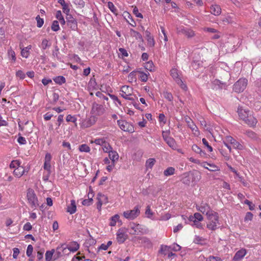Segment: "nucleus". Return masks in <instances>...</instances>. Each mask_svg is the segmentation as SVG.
<instances>
[{
  "mask_svg": "<svg viewBox=\"0 0 261 261\" xmlns=\"http://www.w3.org/2000/svg\"><path fill=\"white\" fill-rule=\"evenodd\" d=\"M26 198L29 205L33 210H36L40 206L41 198H39L34 190L29 188L27 191Z\"/></svg>",
  "mask_w": 261,
  "mask_h": 261,
  "instance_id": "f257e3e1",
  "label": "nucleus"
},
{
  "mask_svg": "<svg viewBox=\"0 0 261 261\" xmlns=\"http://www.w3.org/2000/svg\"><path fill=\"white\" fill-rule=\"evenodd\" d=\"M170 130L163 131L162 137L164 140L168 144V145L173 150H177L178 152H181V149L178 148V145L175 140L170 136Z\"/></svg>",
  "mask_w": 261,
  "mask_h": 261,
  "instance_id": "f03ea898",
  "label": "nucleus"
},
{
  "mask_svg": "<svg viewBox=\"0 0 261 261\" xmlns=\"http://www.w3.org/2000/svg\"><path fill=\"white\" fill-rule=\"evenodd\" d=\"M130 229V233L133 235H139L147 233V229L144 226L139 224L130 223L129 225Z\"/></svg>",
  "mask_w": 261,
  "mask_h": 261,
  "instance_id": "7ed1b4c3",
  "label": "nucleus"
},
{
  "mask_svg": "<svg viewBox=\"0 0 261 261\" xmlns=\"http://www.w3.org/2000/svg\"><path fill=\"white\" fill-rule=\"evenodd\" d=\"M208 222L207 223V228L211 230H215L219 227V217L218 214L215 212L213 214V216L208 217Z\"/></svg>",
  "mask_w": 261,
  "mask_h": 261,
  "instance_id": "20e7f679",
  "label": "nucleus"
},
{
  "mask_svg": "<svg viewBox=\"0 0 261 261\" xmlns=\"http://www.w3.org/2000/svg\"><path fill=\"white\" fill-rule=\"evenodd\" d=\"M170 75L181 89L186 90L187 87L180 77V72L176 68H172L170 70Z\"/></svg>",
  "mask_w": 261,
  "mask_h": 261,
  "instance_id": "39448f33",
  "label": "nucleus"
},
{
  "mask_svg": "<svg viewBox=\"0 0 261 261\" xmlns=\"http://www.w3.org/2000/svg\"><path fill=\"white\" fill-rule=\"evenodd\" d=\"M248 81L246 79H240L233 85V90L237 93L243 92L247 85Z\"/></svg>",
  "mask_w": 261,
  "mask_h": 261,
  "instance_id": "423d86ee",
  "label": "nucleus"
},
{
  "mask_svg": "<svg viewBox=\"0 0 261 261\" xmlns=\"http://www.w3.org/2000/svg\"><path fill=\"white\" fill-rule=\"evenodd\" d=\"M140 209L138 206H136L134 209L123 212V216L127 219L133 220L140 214Z\"/></svg>",
  "mask_w": 261,
  "mask_h": 261,
  "instance_id": "0eeeda50",
  "label": "nucleus"
},
{
  "mask_svg": "<svg viewBox=\"0 0 261 261\" xmlns=\"http://www.w3.org/2000/svg\"><path fill=\"white\" fill-rule=\"evenodd\" d=\"M196 209L201 212L202 213L205 214L207 217L213 216V214L215 213L210 207V206L206 203H203L200 205H196Z\"/></svg>",
  "mask_w": 261,
  "mask_h": 261,
  "instance_id": "6e6552de",
  "label": "nucleus"
},
{
  "mask_svg": "<svg viewBox=\"0 0 261 261\" xmlns=\"http://www.w3.org/2000/svg\"><path fill=\"white\" fill-rule=\"evenodd\" d=\"M224 141L225 143H229L232 146V147L234 149L241 150L243 147L239 142L230 136H227L224 138Z\"/></svg>",
  "mask_w": 261,
  "mask_h": 261,
  "instance_id": "1a4fd4ad",
  "label": "nucleus"
},
{
  "mask_svg": "<svg viewBox=\"0 0 261 261\" xmlns=\"http://www.w3.org/2000/svg\"><path fill=\"white\" fill-rule=\"evenodd\" d=\"M67 246L66 244H62L60 246H58L55 251V254L54 255V260L57 259L62 255V253L68 254L67 253Z\"/></svg>",
  "mask_w": 261,
  "mask_h": 261,
  "instance_id": "9d476101",
  "label": "nucleus"
},
{
  "mask_svg": "<svg viewBox=\"0 0 261 261\" xmlns=\"http://www.w3.org/2000/svg\"><path fill=\"white\" fill-rule=\"evenodd\" d=\"M117 123L120 128L123 131L127 132L129 133L134 132V127L127 122L124 120H119L117 121Z\"/></svg>",
  "mask_w": 261,
  "mask_h": 261,
  "instance_id": "9b49d317",
  "label": "nucleus"
},
{
  "mask_svg": "<svg viewBox=\"0 0 261 261\" xmlns=\"http://www.w3.org/2000/svg\"><path fill=\"white\" fill-rule=\"evenodd\" d=\"M97 199L98 200L97 208L100 211L102 205L108 202V199L107 196L99 193L97 195Z\"/></svg>",
  "mask_w": 261,
  "mask_h": 261,
  "instance_id": "f8f14e48",
  "label": "nucleus"
},
{
  "mask_svg": "<svg viewBox=\"0 0 261 261\" xmlns=\"http://www.w3.org/2000/svg\"><path fill=\"white\" fill-rule=\"evenodd\" d=\"M127 238V234L122 228L118 230L116 233V239L119 244H122L125 242Z\"/></svg>",
  "mask_w": 261,
  "mask_h": 261,
  "instance_id": "ddd939ff",
  "label": "nucleus"
},
{
  "mask_svg": "<svg viewBox=\"0 0 261 261\" xmlns=\"http://www.w3.org/2000/svg\"><path fill=\"white\" fill-rule=\"evenodd\" d=\"M92 111L95 115L100 116L105 112V109L102 105L95 103L93 105Z\"/></svg>",
  "mask_w": 261,
  "mask_h": 261,
  "instance_id": "4468645a",
  "label": "nucleus"
},
{
  "mask_svg": "<svg viewBox=\"0 0 261 261\" xmlns=\"http://www.w3.org/2000/svg\"><path fill=\"white\" fill-rule=\"evenodd\" d=\"M178 33L184 34L188 38H192L195 35L194 32L189 28H181L178 30Z\"/></svg>",
  "mask_w": 261,
  "mask_h": 261,
  "instance_id": "2eb2a0df",
  "label": "nucleus"
},
{
  "mask_svg": "<svg viewBox=\"0 0 261 261\" xmlns=\"http://www.w3.org/2000/svg\"><path fill=\"white\" fill-rule=\"evenodd\" d=\"M95 122V118L91 116L83 120L82 122V126L84 128L89 127L93 125Z\"/></svg>",
  "mask_w": 261,
  "mask_h": 261,
  "instance_id": "dca6fc26",
  "label": "nucleus"
},
{
  "mask_svg": "<svg viewBox=\"0 0 261 261\" xmlns=\"http://www.w3.org/2000/svg\"><path fill=\"white\" fill-rule=\"evenodd\" d=\"M67 25L72 30L77 29V21L75 18L71 16H69L67 19Z\"/></svg>",
  "mask_w": 261,
  "mask_h": 261,
  "instance_id": "f3484780",
  "label": "nucleus"
},
{
  "mask_svg": "<svg viewBox=\"0 0 261 261\" xmlns=\"http://www.w3.org/2000/svg\"><path fill=\"white\" fill-rule=\"evenodd\" d=\"M247 251L245 249H241L238 251L233 257V261L241 260L246 254Z\"/></svg>",
  "mask_w": 261,
  "mask_h": 261,
  "instance_id": "a211bd4d",
  "label": "nucleus"
},
{
  "mask_svg": "<svg viewBox=\"0 0 261 261\" xmlns=\"http://www.w3.org/2000/svg\"><path fill=\"white\" fill-rule=\"evenodd\" d=\"M244 121L251 127L255 126L257 122L256 119L251 115V112Z\"/></svg>",
  "mask_w": 261,
  "mask_h": 261,
  "instance_id": "6ab92c4d",
  "label": "nucleus"
},
{
  "mask_svg": "<svg viewBox=\"0 0 261 261\" xmlns=\"http://www.w3.org/2000/svg\"><path fill=\"white\" fill-rule=\"evenodd\" d=\"M213 85V88H217V86L219 88H226L227 87V84L224 82H222L219 80L215 79L212 82Z\"/></svg>",
  "mask_w": 261,
  "mask_h": 261,
  "instance_id": "aec40b11",
  "label": "nucleus"
},
{
  "mask_svg": "<svg viewBox=\"0 0 261 261\" xmlns=\"http://www.w3.org/2000/svg\"><path fill=\"white\" fill-rule=\"evenodd\" d=\"M238 112L240 118L243 121H244L250 113L249 110L242 108H239Z\"/></svg>",
  "mask_w": 261,
  "mask_h": 261,
  "instance_id": "412c9836",
  "label": "nucleus"
},
{
  "mask_svg": "<svg viewBox=\"0 0 261 261\" xmlns=\"http://www.w3.org/2000/svg\"><path fill=\"white\" fill-rule=\"evenodd\" d=\"M145 37L147 39L148 45L150 47H153L155 44L154 38L148 31H145Z\"/></svg>",
  "mask_w": 261,
  "mask_h": 261,
  "instance_id": "4be33fe9",
  "label": "nucleus"
},
{
  "mask_svg": "<svg viewBox=\"0 0 261 261\" xmlns=\"http://www.w3.org/2000/svg\"><path fill=\"white\" fill-rule=\"evenodd\" d=\"M186 122L188 124V126L192 132H197L199 134V131L197 126L194 123L192 120L190 118H186Z\"/></svg>",
  "mask_w": 261,
  "mask_h": 261,
  "instance_id": "5701e85b",
  "label": "nucleus"
},
{
  "mask_svg": "<svg viewBox=\"0 0 261 261\" xmlns=\"http://www.w3.org/2000/svg\"><path fill=\"white\" fill-rule=\"evenodd\" d=\"M67 249L69 252H75L79 249V245L77 242H73L71 244L67 245Z\"/></svg>",
  "mask_w": 261,
  "mask_h": 261,
  "instance_id": "b1692460",
  "label": "nucleus"
},
{
  "mask_svg": "<svg viewBox=\"0 0 261 261\" xmlns=\"http://www.w3.org/2000/svg\"><path fill=\"white\" fill-rule=\"evenodd\" d=\"M155 163L156 160L154 158H149L147 159L145 162L146 170H151Z\"/></svg>",
  "mask_w": 261,
  "mask_h": 261,
  "instance_id": "393cba45",
  "label": "nucleus"
},
{
  "mask_svg": "<svg viewBox=\"0 0 261 261\" xmlns=\"http://www.w3.org/2000/svg\"><path fill=\"white\" fill-rule=\"evenodd\" d=\"M211 12L214 15H219L221 13V9L218 5H213L211 7Z\"/></svg>",
  "mask_w": 261,
  "mask_h": 261,
  "instance_id": "a878e982",
  "label": "nucleus"
},
{
  "mask_svg": "<svg viewBox=\"0 0 261 261\" xmlns=\"http://www.w3.org/2000/svg\"><path fill=\"white\" fill-rule=\"evenodd\" d=\"M24 169L23 167L18 166L13 171L16 177L19 178L24 173Z\"/></svg>",
  "mask_w": 261,
  "mask_h": 261,
  "instance_id": "bb28decb",
  "label": "nucleus"
},
{
  "mask_svg": "<svg viewBox=\"0 0 261 261\" xmlns=\"http://www.w3.org/2000/svg\"><path fill=\"white\" fill-rule=\"evenodd\" d=\"M76 206L75 200H71L70 205L68 206L67 211L70 214H73L76 212Z\"/></svg>",
  "mask_w": 261,
  "mask_h": 261,
  "instance_id": "cd10ccee",
  "label": "nucleus"
},
{
  "mask_svg": "<svg viewBox=\"0 0 261 261\" xmlns=\"http://www.w3.org/2000/svg\"><path fill=\"white\" fill-rule=\"evenodd\" d=\"M192 149L195 152L199 154L201 157H204L206 155L205 152L196 144L192 146Z\"/></svg>",
  "mask_w": 261,
  "mask_h": 261,
  "instance_id": "c85d7f7f",
  "label": "nucleus"
},
{
  "mask_svg": "<svg viewBox=\"0 0 261 261\" xmlns=\"http://www.w3.org/2000/svg\"><path fill=\"white\" fill-rule=\"evenodd\" d=\"M32 46L31 45H28L26 47H24L21 49V56L25 58H27L30 55V50L31 49Z\"/></svg>",
  "mask_w": 261,
  "mask_h": 261,
  "instance_id": "c756f323",
  "label": "nucleus"
},
{
  "mask_svg": "<svg viewBox=\"0 0 261 261\" xmlns=\"http://www.w3.org/2000/svg\"><path fill=\"white\" fill-rule=\"evenodd\" d=\"M109 157L111 162H115L116 160H118L119 155L116 151L112 150L109 153Z\"/></svg>",
  "mask_w": 261,
  "mask_h": 261,
  "instance_id": "7c9ffc66",
  "label": "nucleus"
},
{
  "mask_svg": "<svg viewBox=\"0 0 261 261\" xmlns=\"http://www.w3.org/2000/svg\"><path fill=\"white\" fill-rule=\"evenodd\" d=\"M55 253V249L47 251L45 254L46 261H51L52 258L54 259V254Z\"/></svg>",
  "mask_w": 261,
  "mask_h": 261,
  "instance_id": "2f4dec72",
  "label": "nucleus"
},
{
  "mask_svg": "<svg viewBox=\"0 0 261 261\" xmlns=\"http://www.w3.org/2000/svg\"><path fill=\"white\" fill-rule=\"evenodd\" d=\"M193 242L195 244H200L202 245L206 244V241L204 238L197 236H195Z\"/></svg>",
  "mask_w": 261,
  "mask_h": 261,
  "instance_id": "473e14b6",
  "label": "nucleus"
},
{
  "mask_svg": "<svg viewBox=\"0 0 261 261\" xmlns=\"http://www.w3.org/2000/svg\"><path fill=\"white\" fill-rule=\"evenodd\" d=\"M119 215L118 214H116L114 216H112L110 219V225L111 226H115L116 224V222L119 221Z\"/></svg>",
  "mask_w": 261,
  "mask_h": 261,
  "instance_id": "72a5a7b5",
  "label": "nucleus"
},
{
  "mask_svg": "<svg viewBox=\"0 0 261 261\" xmlns=\"http://www.w3.org/2000/svg\"><path fill=\"white\" fill-rule=\"evenodd\" d=\"M51 46V43L48 41L46 39H44L42 40L41 48L42 50H45L47 48H48Z\"/></svg>",
  "mask_w": 261,
  "mask_h": 261,
  "instance_id": "f704fd0d",
  "label": "nucleus"
},
{
  "mask_svg": "<svg viewBox=\"0 0 261 261\" xmlns=\"http://www.w3.org/2000/svg\"><path fill=\"white\" fill-rule=\"evenodd\" d=\"M189 219V221H194V220L202 221L203 220V217L200 213H196L193 216H190Z\"/></svg>",
  "mask_w": 261,
  "mask_h": 261,
  "instance_id": "c9c22d12",
  "label": "nucleus"
},
{
  "mask_svg": "<svg viewBox=\"0 0 261 261\" xmlns=\"http://www.w3.org/2000/svg\"><path fill=\"white\" fill-rule=\"evenodd\" d=\"M54 82L59 85H62L66 82V79L63 76H58L54 79Z\"/></svg>",
  "mask_w": 261,
  "mask_h": 261,
  "instance_id": "e433bc0d",
  "label": "nucleus"
},
{
  "mask_svg": "<svg viewBox=\"0 0 261 261\" xmlns=\"http://www.w3.org/2000/svg\"><path fill=\"white\" fill-rule=\"evenodd\" d=\"M56 17L58 19V21H59L61 24L64 25L65 24V21L62 16L61 11H58L57 12Z\"/></svg>",
  "mask_w": 261,
  "mask_h": 261,
  "instance_id": "4c0bfd02",
  "label": "nucleus"
},
{
  "mask_svg": "<svg viewBox=\"0 0 261 261\" xmlns=\"http://www.w3.org/2000/svg\"><path fill=\"white\" fill-rule=\"evenodd\" d=\"M160 251L162 254L166 255L168 252L171 251V249L169 246L162 245Z\"/></svg>",
  "mask_w": 261,
  "mask_h": 261,
  "instance_id": "58836bf2",
  "label": "nucleus"
},
{
  "mask_svg": "<svg viewBox=\"0 0 261 261\" xmlns=\"http://www.w3.org/2000/svg\"><path fill=\"white\" fill-rule=\"evenodd\" d=\"M175 172V169L173 167H170L167 168L166 170L164 171V174L166 176H170L171 175H173L174 173Z\"/></svg>",
  "mask_w": 261,
  "mask_h": 261,
  "instance_id": "ea45409f",
  "label": "nucleus"
},
{
  "mask_svg": "<svg viewBox=\"0 0 261 261\" xmlns=\"http://www.w3.org/2000/svg\"><path fill=\"white\" fill-rule=\"evenodd\" d=\"M163 96L165 98L167 99L169 101H172L173 99L172 94L170 92L168 91H164L163 93Z\"/></svg>",
  "mask_w": 261,
  "mask_h": 261,
  "instance_id": "a19ab883",
  "label": "nucleus"
},
{
  "mask_svg": "<svg viewBox=\"0 0 261 261\" xmlns=\"http://www.w3.org/2000/svg\"><path fill=\"white\" fill-rule=\"evenodd\" d=\"M145 215H146V217L148 218L153 219L152 217H153V213L151 211V210L150 209V206L149 205H148L146 207V209L145 211Z\"/></svg>",
  "mask_w": 261,
  "mask_h": 261,
  "instance_id": "79ce46f5",
  "label": "nucleus"
},
{
  "mask_svg": "<svg viewBox=\"0 0 261 261\" xmlns=\"http://www.w3.org/2000/svg\"><path fill=\"white\" fill-rule=\"evenodd\" d=\"M79 150L81 152H89L90 151V148L87 144H82L79 146Z\"/></svg>",
  "mask_w": 261,
  "mask_h": 261,
  "instance_id": "37998d69",
  "label": "nucleus"
},
{
  "mask_svg": "<svg viewBox=\"0 0 261 261\" xmlns=\"http://www.w3.org/2000/svg\"><path fill=\"white\" fill-rule=\"evenodd\" d=\"M120 94H121V96L125 99L129 100L131 101L134 100V98L132 96V95L131 93H124L123 92H121Z\"/></svg>",
  "mask_w": 261,
  "mask_h": 261,
  "instance_id": "c03bdc74",
  "label": "nucleus"
},
{
  "mask_svg": "<svg viewBox=\"0 0 261 261\" xmlns=\"http://www.w3.org/2000/svg\"><path fill=\"white\" fill-rule=\"evenodd\" d=\"M51 30L55 32H57L60 29L59 21L58 20H54L51 27Z\"/></svg>",
  "mask_w": 261,
  "mask_h": 261,
  "instance_id": "a18cd8bd",
  "label": "nucleus"
},
{
  "mask_svg": "<svg viewBox=\"0 0 261 261\" xmlns=\"http://www.w3.org/2000/svg\"><path fill=\"white\" fill-rule=\"evenodd\" d=\"M132 91V87L128 86H123L121 88V92H123L124 93H131Z\"/></svg>",
  "mask_w": 261,
  "mask_h": 261,
  "instance_id": "49530a36",
  "label": "nucleus"
},
{
  "mask_svg": "<svg viewBox=\"0 0 261 261\" xmlns=\"http://www.w3.org/2000/svg\"><path fill=\"white\" fill-rule=\"evenodd\" d=\"M102 146L103 150L105 152L109 153L112 150V148L109 143L105 142V144Z\"/></svg>",
  "mask_w": 261,
  "mask_h": 261,
  "instance_id": "de8ad7c7",
  "label": "nucleus"
},
{
  "mask_svg": "<svg viewBox=\"0 0 261 261\" xmlns=\"http://www.w3.org/2000/svg\"><path fill=\"white\" fill-rule=\"evenodd\" d=\"M245 134L248 137L252 139H255L256 138V134L251 130H246Z\"/></svg>",
  "mask_w": 261,
  "mask_h": 261,
  "instance_id": "09e8293b",
  "label": "nucleus"
},
{
  "mask_svg": "<svg viewBox=\"0 0 261 261\" xmlns=\"http://www.w3.org/2000/svg\"><path fill=\"white\" fill-rule=\"evenodd\" d=\"M36 19L37 20V27L41 28L43 25V24L44 23V20H43V19L41 18L39 16V15H38L36 17Z\"/></svg>",
  "mask_w": 261,
  "mask_h": 261,
  "instance_id": "8fccbe9b",
  "label": "nucleus"
},
{
  "mask_svg": "<svg viewBox=\"0 0 261 261\" xmlns=\"http://www.w3.org/2000/svg\"><path fill=\"white\" fill-rule=\"evenodd\" d=\"M133 12L136 17L143 18V15L139 12L138 9L136 6L134 7Z\"/></svg>",
  "mask_w": 261,
  "mask_h": 261,
  "instance_id": "3c124183",
  "label": "nucleus"
},
{
  "mask_svg": "<svg viewBox=\"0 0 261 261\" xmlns=\"http://www.w3.org/2000/svg\"><path fill=\"white\" fill-rule=\"evenodd\" d=\"M169 246L171 251H179L181 249V247L177 244H173Z\"/></svg>",
  "mask_w": 261,
  "mask_h": 261,
  "instance_id": "603ef678",
  "label": "nucleus"
},
{
  "mask_svg": "<svg viewBox=\"0 0 261 261\" xmlns=\"http://www.w3.org/2000/svg\"><path fill=\"white\" fill-rule=\"evenodd\" d=\"M90 197V198L84 199L82 201L83 205H86V206H89L91 204H92V203H93V199H91V197Z\"/></svg>",
  "mask_w": 261,
  "mask_h": 261,
  "instance_id": "864d4df0",
  "label": "nucleus"
},
{
  "mask_svg": "<svg viewBox=\"0 0 261 261\" xmlns=\"http://www.w3.org/2000/svg\"><path fill=\"white\" fill-rule=\"evenodd\" d=\"M66 120L67 122H72L73 123H75L77 120V119L74 116H72L71 115H68L66 116Z\"/></svg>",
  "mask_w": 261,
  "mask_h": 261,
  "instance_id": "5fc2aeb1",
  "label": "nucleus"
},
{
  "mask_svg": "<svg viewBox=\"0 0 261 261\" xmlns=\"http://www.w3.org/2000/svg\"><path fill=\"white\" fill-rule=\"evenodd\" d=\"M136 73H137L136 71H133L129 74V75L128 76V79L129 81L132 82L134 80H136Z\"/></svg>",
  "mask_w": 261,
  "mask_h": 261,
  "instance_id": "6e6d98bb",
  "label": "nucleus"
},
{
  "mask_svg": "<svg viewBox=\"0 0 261 261\" xmlns=\"http://www.w3.org/2000/svg\"><path fill=\"white\" fill-rule=\"evenodd\" d=\"M202 141L203 144L205 145V146H206L207 148L208 151L210 152H212L213 151V148L211 146L209 145L208 142L206 140V139L205 138H203Z\"/></svg>",
  "mask_w": 261,
  "mask_h": 261,
  "instance_id": "4d7b16f0",
  "label": "nucleus"
},
{
  "mask_svg": "<svg viewBox=\"0 0 261 261\" xmlns=\"http://www.w3.org/2000/svg\"><path fill=\"white\" fill-rule=\"evenodd\" d=\"M94 142L97 145L102 146L106 142V141L104 138H99L95 139Z\"/></svg>",
  "mask_w": 261,
  "mask_h": 261,
  "instance_id": "13d9d810",
  "label": "nucleus"
},
{
  "mask_svg": "<svg viewBox=\"0 0 261 261\" xmlns=\"http://www.w3.org/2000/svg\"><path fill=\"white\" fill-rule=\"evenodd\" d=\"M140 75V79L143 82H146L148 80V75L146 73L143 72H139Z\"/></svg>",
  "mask_w": 261,
  "mask_h": 261,
  "instance_id": "bf43d9fd",
  "label": "nucleus"
},
{
  "mask_svg": "<svg viewBox=\"0 0 261 261\" xmlns=\"http://www.w3.org/2000/svg\"><path fill=\"white\" fill-rule=\"evenodd\" d=\"M33 247L32 245H28L27 249L26 254L28 256L30 257L33 253Z\"/></svg>",
  "mask_w": 261,
  "mask_h": 261,
  "instance_id": "052dcab7",
  "label": "nucleus"
},
{
  "mask_svg": "<svg viewBox=\"0 0 261 261\" xmlns=\"http://www.w3.org/2000/svg\"><path fill=\"white\" fill-rule=\"evenodd\" d=\"M228 167L229 169H230V170L234 174V178L239 177V178H242V177L240 176L239 173H238V172L236 171V170L235 169L233 168L232 167H231L229 165H228Z\"/></svg>",
  "mask_w": 261,
  "mask_h": 261,
  "instance_id": "680f3d73",
  "label": "nucleus"
},
{
  "mask_svg": "<svg viewBox=\"0 0 261 261\" xmlns=\"http://www.w3.org/2000/svg\"><path fill=\"white\" fill-rule=\"evenodd\" d=\"M18 166H20V163L17 161H13L10 164V167L11 168H16Z\"/></svg>",
  "mask_w": 261,
  "mask_h": 261,
  "instance_id": "e2e57ef3",
  "label": "nucleus"
},
{
  "mask_svg": "<svg viewBox=\"0 0 261 261\" xmlns=\"http://www.w3.org/2000/svg\"><path fill=\"white\" fill-rule=\"evenodd\" d=\"M108 6L112 12L115 13L117 11L116 8L112 2H109L108 3Z\"/></svg>",
  "mask_w": 261,
  "mask_h": 261,
  "instance_id": "0e129e2a",
  "label": "nucleus"
},
{
  "mask_svg": "<svg viewBox=\"0 0 261 261\" xmlns=\"http://www.w3.org/2000/svg\"><path fill=\"white\" fill-rule=\"evenodd\" d=\"M59 98V95L57 93H54L53 94V97H52V100H53V103L56 104Z\"/></svg>",
  "mask_w": 261,
  "mask_h": 261,
  "instance_id": "69168bd1",
  "label": "nucleus"
},
{
  "mask_svg": "<svg viewBox=\"0 0 261 261\" xmlns=\"http://www.w3.org/2000/svg\"><path fill=\"white\" fill-rule=\"evenodd\" d=\"M206 261H221V259L217 256H210L206 258Z\"/></svg>",
  "mask_w": 261,
  "mask_h": 261,
  "instance_id": "338daca9",
  "label": "nucleus"
},
{
  "mask_svg": "<svg viewBox=\"0 0 261 261\" xmlns=\"http://www.w3.org/2000/svg\"><path fill=\"white\" fill-rule=\"evenodd\" d=\"M8 55L10 58H11L12 60L14 61H15L16 60V57H15V52L12 50L10 49L8 50Z\"/></svg>",
  "mask_w": 261,
  "mask_h": 261,
  "instance_id": "774afa93",
  "label": "nucleus"
}]
</instances>
